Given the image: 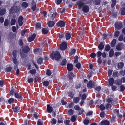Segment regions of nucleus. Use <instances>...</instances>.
Segmentation results:
<instances>
[{"label": "nucleus", "instance_id": "1", "mask_svg": "<svg viewBox=\"0 0 125 125\" xmlns=\"http://www.w3.org/2000/svg\"><path fill=\"white\" fill-rule=\"evenodd\" d=\"M77 4L79 9H80L83 8L82 10L85 13H87L89 11V7L87 5H85L83 2H80L77 3Z\"/></svg>", "mask_w": 125, "mask_h": 125}, {"label": "nucleus", "instance_id": "2", "mask_svg": "<svg viewBox=\"0 0 125 125\" xmlns=\"http://www.w3.org/2000/svg\"><path fill=\"white\" fill-rule=\"evenodd\" d=\"M29 50L30 49L27 46L21 49L20 52L21 57L22 58L25 57L26 56L27 53Z\"/></svg>", "mask_w": 125, "mask_h": 125}, {"label": "nucleus", "instance_id": "3", "mask_svg": "<svg viewBox=\"0 0 125 125\" xmlns=\"http://www.w3.org/2000/svg\"><path fill=\"white\" fill-rule=\"evenodd\" d=\"M120 112L121 113L120 114H119V110L117 109H115L114 111V114L115 115L114 116H118L120 118H121L122 116L124 117L125 114L123 110L121 109L120 110Z\"/></svg>", "mask_w": 125, "mask_h": 125}, {"label": "nucleus", "instance_id": "4", "mask_svg": "<svg viewBox=\"0 0 125 125\" xmlns=\"http://www.w3.org/2000/svg\"><path fill=\"white\" fill-rule=\"evenodd\" d=\"M117 99L116 98L115 99L113 95L110 96H108V98L107 99V102L109 103L111 102L112 104L114 105L117 104Z\"/></svg>", "mask_w": 125, "mask_h": 125}, {"label": "nucleus", "instance_id": "5", "mask_svg": "<svg viewBox=\"0 0 125 125\" xmlns=\"http://www.w3.org/2000/svg\"><path fill=\"white\" fill-rule=\"evenodd\" d=\"M51 58L52 60L54 59L56 60H58L60 58L61 56L60 53L58 51H56L54 52V55L52 53L51 54Z\"/></svg>", "mask_w": 125, "mask_h": 125}, {"label": "nucleus", "instance_id": "6", "mask_svg": "<svg viewBox=\"0 0 125 125\" xmlns=\"http://www.w3.org/2000/svg\"><path fill=\"white\" fill-rule=\"evenodd\" d=\"M16 51H14L13 52V58H12L13 62L15 65H17L18 62L16 58Z\"/></svg>", "mask_w": 125, "mask_h": 125}, {"label": "nucleus", "instance_id": "7", "mask_svg": "<svg viewBox=\"0 0 125 125\" xmlns=\"http://www.w3.org/2000/svg\"><path fill=\"white\" fill-rule=\"evenodd\" d=\"M60 49L62 50H64L67 48L66 42H63L60 45Z\"/></svg>", "mask_w": 125, "mask_h": 125}, {"label": "nucleus", "instance_id": "8", "mask_svg": "<svg viewBox=\"0 0 125 125\" xmlns=\"http://www.w3.org/2000/svg\"><path fill=\"white\" fill-rule=\"evenodd\" d=\"M87 86L89 89H92V88L94 87V85L92 81H90L87 84Z\"/></svg>", "mask_w": 125, "mask_h": 125}, {"label": "nucleus", "instance_id": "9", "mask_svg": "<svg viewBox=\"0 0 125 125\" xmlns=\"http://www.w3.org/2000/svg\"><path fill=\"white\" fill-rule=\"evenodd\" d=\"M65 24V23L64 21H60L57 23V26L58 27H62L64 26Z\"/></svg>", "mask_w": 125, "mask_h": 125}, {"label": "nucleus", "instance_id": "10", "mask_svg": "<svg viewBox=\"0 0 125 125\" xmlns=\"http://www.w3.org/2000/svg\"><path fill=\"white\" fill-rule=\"evenodd\" d=\"M36 36V35L35 34H33L28 38V41L29 42H31L35 38Z\"/></svg>", "mask_w": 125, "mask_h": 125}, {"label": "nucleus", "instance_id": "11", "mask_svg": "<svg viewBox=\"0 0 125 125\" xmlns=\"http://www.w3.org/2000/svg\"><path fill=\"white\" fill-rule=\"evenodd\" d=\"M47 112L49 113H51L53 111V109L52 108L50 105L49 104L47 105Z\"/></svg>", "mask_w": 125, "mask_h": 125}, {"label": "nucleus", "instance_id": "12", "mask_svg": "<svg viewBox=\"0 0 125 125\" xmlns=\"http://www.w3.org/2000/svg\"><path fill=\"white\" fill-rule=\"evenodd\" d=\"M23 19V18L21 16H20L19 18L18 22L19 25L20 26H21L23 24V23L22 21Z\"/></svg>", "mask_w": 125, "mask_h": 125}, {"label": "nucleus", "instance_id": "13", "mask_svg": "<svg viewBox=\"0 0 125 125\" xmlns=\"http://www.w3.org/2000/svg\"><path fill=\"white\" fill-rule=\"evenodd\" d=\"M122 25V24L121 23H116L115 24V28L116 29H120Z\"/></svg>", "mask_w": 125, "mask_h": 125}, {"label": "nucleus", "instance_id": "14", "mask_svg": "<svg viewBox=\"0 0 125 125\" xmlns=\"http://www.w3.org/2000/svg\"><path fill=\"white\" fill-rule=\"evenodd\" d=\"M123 45L122 44H118L116 46V49L118 51L121 50L123 48Z\"/></svg>", "mask_w": 125, "mask_h": 125}, {"label": "nucleus", "instance_id": "15", "mask_svg": "<svg viewBox=\"0 0 125 125\" xmlns=\"http://www.w3.org/2000/svg\"><path fill=\"white\" fill-rule=\"evenodd\" d=\"M67 67L68 70L69 71H72L73 68V65L71 63L68 64L67 65Z\"/></svg>", "mask_w": 125, "mask_h": 125}, {"label": "nucleus", "instance_id": "16", "mask_svg": "<svg viewBox=\"0 0 125 125\" xmlns=\"http://www.w3.org/2000/svg\"><path fill=\"white\" fill-rule=\"evenodd\" d=\"M54 22L53 21H50L48 22L47 24L48 26L49 27H52L54 25Z\"/></svg>", "mask_w": 125, "mask_h": 125}, {"label": "nucleus", "instance_id": "17", "mask_svg": "<svg viewBox=\"0 0 125 125\" xmlns=\"http://www.w3.org/2000/svg\"><path fill=\"white\" fill-rule=\"evenodd\" d=\"M109 122L107 120H103L102 121L100 124L101 125H109Z\"/></svg>", "mask_w": 125, "mask_h": 125}, {"label": "nucleus", "instance_id": "18", "mask_svg": "<svg viewBox=\"0 0 125 125\" xmlns=\"http://www.w3.org/2000/svg\"><path fill=\"white\" fill-rule=\"evenodd\" d=\"M31 9L33 11H34L35 10L36 8V4L33 1L31 4Z\"/></svg>", "mask_w": 125, "mask_h": 125}, {"label": "nucleus", "instance_id": "19", "mask_svg": "<svg viewBox=\"0 0 125 125\" xmlns=\"http://www.w3.org/2000/svg\"><path fill=\"white\" fill-rule=\"evenodd\" d=\"M114 83V80L112 78H110L109 80V84L110 86H112Z\"/></svg>", "mask_w": 125, "mask_h": 125}, {"label": "nucleus", "instance_id": "20", "mask_svg": "<svg viewBox=\"0 0 125 125\" xmlns=\"http://www.w3.org/2000/svg\"><path fill=\"white\" fill-rule=\"evenodd\" d=\"M75 52L76 50L75 49H71L70 51L69 52V55L70 56H71L72 55H74Z\"/></svg>", "mask_w": 125, "mask_h": 125}, {"label": "nucleus", "instance_id": "21", "mask_svg": "<svg viewBox=\"0 0 125 125\" xmlns=\"http://www.w3.org/2000/svg\"><path fill=\"white\" fill-rule=\"evenodd\" d=\"M48 30L46 28H44L42 29V32L44 34H46L48 31Z\"/></svg>", "mask_w": 125, "mask_h": 125}, {"label": "nucleus", "instance_id": "22", "mask_svg": "<svg viewBox=\"0 0 125 125\" xmlns=\"http://www.w3.org/2000/svg\"><path fill=\"white\" fill-rule=\"evenodd\" d=\"M14 95L16 98L21 99L22 98V96L21 95L16 93H15Z\"/></svg>", "mask_w": 125, "mask_h": 125}, {"label": "nucleus", "instance_id": "23", "mask_svg": "<svg viewBox=\"0 0 125 125\" xmlns=\"http://www.w3.org/2000/svg\"><path fill=\"white\" fill-rule=\"evenodd\" d=\"M66 39L68 40L70 39L71 37V34L69 33H66L65 35Z\"/></svg>", "mask_w": 125, "mask_h": 125}, {"label": "nucleus", "instance_id": "24", "mask_svg": "<svg viewBox=\"0 0 125 125\" xmlns=\"http://www.w3.org/2000/svg\"><path fill=\"white\" fill-rule=\"evenodd\" d=\"M116 42V40L115 39H113L112 42H111V46L112 47L115 46V44Z\"/></svg>", "mask_w": 125, "mask_h": 125}, {"label": "nucleus", "instance_id": "25", "mask_svg": "<svg viewBox=\"0 0 125 125\" xmlns=\"http://www.w3.org/2000/svg\"><path fill=\"white\" fill-rule=\"evenodd\" d=\"M104 45L103 42H101L98 46V48L100 50H102L104 48Z\"/></svg>", "mask_w": 125, "mask_h": 125}, {"label": "nucleus", "instance_id": "26", "mask_svg": "<svg viewBox=\"0 0 125 125\" xmlns=\"http://www.w3.org/2000/svg\"><path fill=\"white\" fill-rule=\"evenodd\" d=\"M36 29L37 30L40 29H41V24L40 23H38L36 24Z\"/></svg>", "mask_w": 125, "mask_h": 125}, {"label": "nucleus", "instance_id": "27", "mask_svg": "<svg viewBox=\"0 0 125 125\" xmlns=\"http://www.w3.org/2000/svg\"><path fill=\"white\" fill-rule=\"evenodd\" d=\"M20 110V107H19L17 106L15 107L13 109V110L14 112L17 113Z\"/></svg>", "mask_w": 125, "mask_h": 125}, {"label": "nucleus", "instance_id": "28", "mask_svg": "<svg viewBox=\"0 0 125 125\" xmlns=\"http://www.w3.org/2000/svg\"><path fill=\"white\" fill-rule=\"evenodd\" d=\"M75 76V75H74L72 73H70L69 75L68 78L69 79L72 80L73 77H74Z\"/></svg>", "mask_w": 125, "mask_h": 125}, {"label": "nucleus", "instance_id": "29", "mask_svg": "<svg viewBox=\"0 0 125 125\" xmlns=\"http://www.w3.org/2000/svg\"><path fill=\"white\" fill-rule=\"evenodd\" d=\"M81 64L79 63H78L76 64V67L80 71H81L82 70V69L80 68Z\"/></svg>", "mask_w": 125, "mask_h": 125}, {"label": "nucleus", "instance_id": "30", "mask_svg": "<svg viewBox=\"0 0 125 125\" xmlns=\"http://www.w3.org/2000/svg\"><path fill=\"white\" fill-rule=\"evenodd\" d=\"M119 75V74L116 71H114L113 73V76L114 77H117Z\"/></svg>", "mask_w": 125, "mask_h": 125}, {"label": "nucleus", "instance_id": "31", "mask_svg": "<svg viewBox=\"0 0 125 125\" xmlns=\"http://www.w3.org/2000/svg\"><path fill=\"white\" fill-rule=\"evenodd\" d=\"M5 11L6 10L5 9H2L0 11V15H3L5 13Z\"/></svg>", "mask_w": 125, "mask_h": 125}, {"label": "nucleus", "instance_id": "32", "mask_svg": "<svg viewBox=\"0 0 125 125\" xmlns=\"http://www.w3.org/2000/svg\"><path fill=\"white\" fill-rule=\"evenodd\" d=\"M28 4L26 2H23L21 4L22 6L24 8H27L28 6Z\"/></svg>", "mask_w": 125, "mask_h": 125}, {"label": "nucleus", "instance_id": "33", "mask_svg": "<svg viewBox=\"0 0 125 125\" xmlns=\"http://www.w3.org/2000/svg\"><path fill=\"white\" fill-rule=\"evenodd\" d=\"M16 20L15 19H12L10 21L11 24V25H14L16 22Z\"/></svg>", "mask_w": 125, "mask_h": 125}, {"label": "nucleus", "instance_id": "34", "mask_svg": "<svg viewBox=\"0 0 125 125\" xmlns=\"http://www.w3.org/2000/svg\"><path fill=\"white\" fill-rule=\"evenodd\" d=\"M114 54V51L113 50L111 49L110 51L109 56L110 57H111Z\"/></svg>", "mask_w": 125, "mask_h": 125}, {"label": "nucleus", "instance_id": "35", "mask_svg": "<svg viewBox=\"0 0 125 125\" xmlns=\"http://www.w3.org/2000/svg\"><path fill=\"white\" fill-rule=\"evenodd\" d=\"M74 102L76 103H77L78 102L80 99L78 97L75 98L73 99Z\"/></svg>", "mask_w": 125, "mask_h": 125}, {"label": "nucleus", "instance_id": "36", "mask_svg": "<svg viewBox=\"0 0 125 125\" xmlns=\"http://www.w3.org/2000/svg\"><path fill=\"white\" fill-rule=\"evenodd\" d=\"M41 13L42 15L45 18L46 17L47 15V13L45 11H43Z\"/></svg>", "mask_w": 125, "mask_h": 125}, {"label": "nucleus", "instance_id": "37", "mask_svg": "<svg viewBox=\"0 0 125 125\" xmlns=\"http://www.w3.org/2000/svg\"><path fill=\"white\" fill-rule=\"evenodd\" d=\"M77 118V116L75 115H73L72 116L71 118V121L72 122H74Z\"/></svg>", "mask_w": 125, "mask_h": 125}, {"label": "nucleus", "instance_id": "38", "mask_svg": "<svg viewBox=\"0 0 125 125\" xmlns=\"http://www.w3.org/2000/svg\"><path fill=\"white\" fill-rule=\"evenodd\" d=\"M89 123V120L87 118H86L83 121L84 124L85 125H88Z\"/></svg>", "mask_w": 125, "mask_h": 125}, {"label": "nucleus", "instance_id": "39", "mask_svg": "<svg viewBox=\"0 0 125 125\" xmlns=\"http://www.w3.org/2000/svg\"><path fill=\"white\" fill-rule=\"evenodd\" d=\"M124 65V64L123 62H120L118 64V67L119 68H122Z\"/></svg>", "mask_w": 125, "mask_h": 125}, {"label": "nucleus", "instance_id": "40", "mask_svg": "<svg viewBox=\"0 0 125 125\" xmlns=\"http://www.w3.org/2000/svg\"><path fill=\"white\" fill-rule=\"evenodd\" d=\"M43 83L44 86H47L49 84V82L48 81H44L43 82Z\"/></svg>", "mask_w": 125, "mask_h": 125}, {"label": "nucleus", "instance_id": "41", "mask_svg": "<svg viewBox=\"0 0 125 125\" xmlns=\"http://www.w3.org/2000/svg\"><path fill=\"white\" fill-rule=\"evenodd\" d=\"M110 49V46L108 45H107L105 46V50L107 51H109Z\"/></svg>", "mask_w": 125, "mask_h": 125}, {"label": "nucleus", "instance_id": "42", "mask_svg": "<svg viewBox=\"0 0 125 125\" xmlns=\"http://www.w3.org/2000/svg\"><path fill=\"white\" fill-rule=\"evenodd\" d=\"M11 69L12 67H8L5 69V72H10Z\"/></svg>", "mask_w": 125, "mask_h": 125}, {"label": "nucleus", "instance_id": "43", "mask_svg": "<svg viewBox=\"0 0 125 125\" xmlns=\"http://www.w3.org/2000/svg\"><path fill=\"white\" fill-rule=\"evenodd\" d=\"M43 59L41 58H39L37 60V62L39 64H41L42 62Z\"/></svg>", "mask_w": 125, "mask_h": 125}, {"label": "nucleus", "instance_id": "44", "mask_svg": "<svg viewBox=\"0 0 125 125\" xmlns=\"http://www.w3.org/2000/svg\"><path fill=\"white\" fill-rule=\"evenodd\" d=\"M29 72L32 74H35L36 72V71L35 69H33L29 71Z\"/></svg>", "mask_w": 125, "mask_h": 125}, {"label": "nucleus", "instance_id": "45", "mask_svg": "<svg viewBox=\"0 0 125 125\" xmlns=\"http://www.w3.org/2000/svg\"><path fill=\"white\" fill-rule=\"evenodd\" d=\"M125 14V9L124 8H122L121 10V14L124 15Z\"/></svg>", "mask_w": 125, "mask_h": 125}, {"label": "nucleus", "instance_id": "46", "mask_svg": "<svg viewBox=\"0 0 125 125\" xmlns=\"http://www.w3.org/2000/svg\"><path fill=\"white\" fill-rule=\"evenodd\" d=\"M99 108L101 110H103L105 109V107L103 104H101Z\"/></svg>", "mask_w": 125, "mask_h": 125}, {"label": "nucleus", "instance_id": "47", "mask_svg": "<svg viewBox=\"0 0 125 125\" xmlns=\"http://www.w3.org/2000/svg\"><path fill=\"white\" fill-rule=\"evenodd\" d=\"M119 35V32L118 31H116L114 34V36L116 37H117Z\"/></svg>", "mask_w": 125, "mask_h": 125}, {"label": "nucleus", "instance_id": "48", "mask_svg": "<svg viewBox=\"0 0 125 125\" xmlns=\"http://www.w3.org/2000/svg\"><path fill=\"white\" fill-rule=\"evenodd\" d=\"M101 0H95L94 3L96 5H98L100 4Z\"/></svg>", "mask_w": 125, "mask_h": 125}, {"label": "nucleus", "instance_id": "49", "mask_svg": "<svg viewBox=\"0 0 125 125\" xmlns=\"http://www.w3.org/2000/svg\"><path fill=\"white\" fill-rule=\"evenodd\" d=\"M52 12H50V13H49V15H52V16H51V17L52 18H52H53L55 16L56 14L55 13H54L53 14H52Z\"/></svg>", "mask_w": 125, "mask_h": 125}, {"label": "nucleus", "instance_id": "50", "mask_svg": "<svg viewBox=\"0 0 125 125\" xmlns=\"http://www.w3.org/2000/svg\"><path fill=\"white\" fill-rule=\"evenodd\" d=\"M111 107V105L109 104H106V108L107 109H108Z\"/></svg>", "mask_w": 125, "mask_h": 125}, {"label": "nucleus", "instance_id": "51", "mask_svg": "<svg viewBox=\"0 0 125 125\" xmlns=\"http://www.w3.org/2000/svg\"><path fill=\"white\" fill-rule=\"evenodd\" d=\"M74 109L75 110H79L80 109L79 106L77 105L74 106Z\"/></svg>", "mask_w": 125, "mask_h": 125}, {"label": "nucleus", "instance_id": "52", "mask_svg": "<svg viewBox=\"0 0 125 125\" xmlns=\"http://www.w3.org/2000/svg\"><path fill=\"white\" fill-rule=\"evenodd\" d=\"M9 21L8 19L6 20H5L4 25L5 26H7L8 25Z\"/></svg>", "mask_w": 125, "mask_h": 125}, {"label": "nucleus", "instance_id": "53", "mask_svg": "<svg viewBox=\"0 0 125 125\" xmlns=\"http://www.w3.org/2000/svg\"><path fill=\"white\" fill-rule=\"evenodd\" d=\"M73 110L72 109H70L68 111V114L70 115H71L73 114Z\"/></svg>", "mask_w": 125, "mask_h": 125}, {"label": "nucleus", "instance_id": "54", "mask_svg": "<svg viewBox=\"0 0 125 125\" xmlns=\"http://www.w3.org/2000/svg\"><path fill=\"white\" fill-rule=\"evenodd\" d=\"M66 59H64L62 61L61 65H62L64 66L66 64Z\"/></svg>", "mask_w": 125, "mask_h": 125}, {"label": "nucleus", "instance_id": "55", "mask_svg": "<svg viewBox=\"0 0 125 125\" xmlns=\"http://www.w3.org/2000/svg\"><path fill=\"white\" fill-rule=\"evenodd\" d=\"M51 122L52 124H54L56 123V119L53 118L52 119V120L51 121Z\"/></svg>", "mask_w": 125, "mask_h": 125}, {"label": "nucleus", "instance_id": "56", "mask_svg": "<svg viewBox=\"0 0 125 125\" xmlns=\"http://www.w3.org/2000/svg\"><path fill=\"white\" fill-rule=\"evenodd\" d=\"M102 52L100 51H98L96 53L97 57H100L102 55Z\"/></svg>", "mask_w": 125, "mask_h": 125}, {"label": "nucleus", "instance_id": "57", "mask_svg": "<svg viewBox=\"0 0 125 125\" xmlns=\"http://www.w3.org/2000/svg\"><path fill=\"white\" fill-rule=\"evenodd\" d=\"M8 101L9 103L10 104L12 103L13 102L14 99L13 98L10 99L8 100Z\"/></svg>", "mask_w": 125, "mask_h": 125}, {"label": "nucleus", "instance_id": "58", "mask_svg": "<svg viewBox=\"0 0 125 125\" xmlns=\"http://www.w3.org/2000/svg\"><path fill=\"white\" fill-rule=\"evenodd\" d=\"M96 56V54L94 53H92L90 54V57L91 58H94Z\"/></svg>", "mask_w": 125, "mask_h": 125}, {"label": "nucleus", "instance_id": "59", "mask_svg": "<svg viewBox=\"0 0 125 125\" xmlns=\"http://www.w3.org/2000/svg\"><path fill=\"white\" fill-rule=\"evenodd\" d=\"M113 3L111 5V7L112 8L115 5V0H112Z\"/></svg>", "mask_w": 125, "mask_h": 125}, {"label": "nucleus", "instance_id": "60", "mask_svg": "<svg viewBox=\"0 0 125 125\" xmlns=\"http://www.w3.org/2000/svg\"><path fill=\"white\" fill-rule=\"evenodd\" d=\"M0 104H3L5 103V101L3 98H0Z\"/></svg>", "mask_w": 125, "mask_h": 125}, {"label": "nucleus", "instance_id": "61", "mask_svg": "<svg viewBox=\"0 0 125 125\" xmlns=\"http://www.w3.org/2000/svg\"><path fill=\"white\" fill-rule=\"evenodd\" d=\"M120 91H124L125 89V87L123 85H121L120 86Z\"/></svg>", "mask_w": 125, "mask_h": 125}, {"label": "nucleus", "instance_id": "62", "mask_svg": "<svg viewBox=\"0 0 125 125\" xmlns=\"http://www.w3.org/2000/svg\"><path fill=\"white\" fill-rule=\"evenodd\" d=\"M62 1V0H56L55 2L57 4H59Z\"/></svg>", "mask_w": 125, "mask_h": 125}, {"label": "nucleus", "instance_id": "63", "mask_svg": "<svg viewBox=\"0 0 125 125\" xmlns=\"http://www.w3.org/2000/svg\"><path fill=\"white\" fill-rule=\"evenodd\" d=\"M78 56H76L75 57V60L74 61V63H77L78 61Z\"/></svg>", "mask_w": 125, "mask_h": 125}, {"label": "nucleus", "instance_id": "64", "mask_svg": "<svg viewBox=\"0 0 125 125\" xmlns=\"http://www.w3.org/2000/svg\"><path fill=\"white\" fill-rule=\"evenodd\" d=\"M33 79L32 78H28L27 80L28 82L29 83H30L33 82Z\"/></svg>", "mask_w": 125, "mask_h": 125}]
</instances>
